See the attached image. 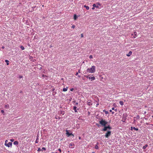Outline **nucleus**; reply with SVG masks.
Segmentation results:
<instances>
[{"label":"nucleus","mask_w":153,"mask_h":153,"mask_svg":"<svg viewBox=\"0 0 153 153\" xmlns=\"http://www.w3.org/2000/svg\"><path fill=\"white\" fill-rule=\"evenodd\" d=\"M96 68L94 66H92L90 68H88L86 70V71L88 73H94L95 71Z\"/></svg>","instance_id":"1"},{"label":"nucleus","mask_w":153,"mask_h":153,"mask_svg":"<svg viewBox=\"0 0 153 153\" xmlns=\"http://www.w3.org/2000/svg\"><path fill=\"white\" fill-rule=\"evenodd\" d=\"M99 123L102 126H105L108 123L106 120H104L103 119H101L99 121Z\"/></svg>","instance_id":"2"},{"label":"nucleus","mask_w":153,"mask_h":153,"mask_svg":"<svg viewBox=\"0 0 153 153\" xmlns=\"http://www.w3.org/2000/svg\"><path fill=\"white\" fill-rule=\"evenodd\" d=\"M111 134V132L110 131H108L105 135L106 137L108 138Z\"/></svg>","instance_id":"3"},{"label":"nucleus","mask_w":153,"mask_h":153,"mask_svg":"<svg viewBox=\"0 0 153 153\" xmlns=\"http://www.w3.org/2000/svg\"><path fill=\"white\" fill-rule=\"evenodd\" d=\"M12 145V142H9L7 144H6L5 146H6L8 147H9L10 146V147H11Z\"/></svg>","instance_id":"4"},{"label":"nucleus","mask_w":153,"mask_h":153,"mask_svg":"<svg viewBox=\"0 0 153 153\" xmlns=\"http://www.w3.org/2000/svg\"><path fill=\"white\" fill-rule=\"evenodd\" d=\"M66 134L68 135V137H69L71 135L73 136V137L74 136V134H72V133H69L68 132V130H66Z\"/></svg>","instance_id":"5"},{"label":"nucleus","mask_w":153,"mask_h":153,"mask_svg":"<svg viewBox=\"0 0 153 153\" xmlns=\"http://www.w3.org/2000/svg\"><path fill=\"white\" fill-rule=\"evenodd\" d=\"M87 104L89 105H92V103L91 100H89L87 102Z\"/></svg>","instance_id":"6"},{"label":"nucleus","mask_w":153,"mask_h":153,"mask_svg":"<svg viewBox=\"0 0 153 153\" xmlns=\"http://www.w3.org/2000/svg\"><path fill=\"white\" fill-rule=\"evenodd\" d=\"M59 114L61 115H63L65 114V112L63 111H59Z\"/></svg>","instance_id":"7"},{"label":"nucleus","mask_w":153,"mask_h":153,"mask_svg":"<svg viewBox=\"0 0 153 153\" xmlns=\"http://www.w3.org/2000/svg\"><path fill=\"white\" fill-rule=\"evenodd\" d=\"M103 126L104 127V128L103 129H102V131H107V129H108L107 126Z\"/></svg>","instance_id":"8"},{"label":"nucleus","mask_w":153,"mask_h":153,"mask_svg":"<svg viewBox=\"0 0 153 153\" xmlns=\"http://www.w3.org/2000/svg\"><path fill=\"white\" fill-rule=\"evenodd\" d=\"M4 108L6 109H8L9 108V105L8 104H7L5 105Z\"/></svg>","instance_id":"9"},{"label":"nucleus","mask_w":153,"mask_h":153,"mask_svg":"<svg viewBox=\"0 0 153 153\" xmlns=\"http://www.w3.org/2000/svg\"><path fill=\"white\" fill-rule=\"evenodd\" d=\"M88 79H91V80H94L95 79V78L94 77V76H93V77H88Z\"/></svg>","instance_id":"10"},{"label":"nucleus","mask_w":153,"mask_h":153,"mask_svg":"<svg viewBox=\"0 0 153 153\" xmlns=\"http://www.w3.org/2000/svg\"><path fill=\"white\" fill-rule=\"evenodd\" d=\"M132 54V52L131 51H130L128 53V54H127L126 55V56H130V55H131Z\"/></svg>","instance_id":"11"},{"label":"nucleus","mask_w":153,"mask_h":153,"mask_svg":"<svg viewBox=\"0 0 153 153\" xmlns=\"http://www.w3.org/2000/svg\"><path fill=\"white\" fill-rule=\"evenodd\" d=\"M39 142V137H38V136L37 137L36 139V140L35 141V143H38Z\"/></svg>","instance_id":"12"},{"label":"nucleus","mask_w":153,"mask_h":153,"mask_svg":"<svg viewBox=\"0 0 153 153\" xmlns=\"http://www.w3.org/2000/svg\"><path fill=\"white\" fill-rule=\"evenodd\" d=\"M137 36V33L136 32H134V36H133L134 38H135Z\"/></svg>","instance_id":"13"},{"label":"nucleus","mask_w":153,"mask_h":153,"mask_svg":"<svg viewBox=\"0 0 153 153\" xmlns=\"http://www.w3.org/2000/svg\"><path fill=\"white\" fill-rule=\"evenodd\" d=\"M76 106H74L73 107V109L74 110L75 112H77V111L76 109Z\"/></svg>","instance_id":"14"},{"label":"nucleus","mask_w":153,"mask_h":153,"mask_svg":"<svg viewBox=\"0 0 153 153\" xmlns=\"http://www.w3.org/2000/svg\"><path fill=\"white\" fill-rule=\"evenodd\" d=\"M93 6L94 7H96V8H99V6L98 5H97L95 4H93Z\"/></svg>","instance_id":"15"},{"label":"nucleus","mask_w":153,"mask_h":153,"mask_svg":"<svg viewBox=\"0 0 153 153\" xmlns=\"http://www.w3.org/2000/svg\"><path fill=\"white\" fill-rule=\"evenodd\" d=\"M13 144L15 145H17L18 144V142L17 141H15L13 142Z\"/></svg>","instance_id":"16"},{"label":"nucleus","mask_w":153,"mask_h":153,"mask_svg":"<svg viewBox=\"0 0 153 153\" xmlns=\"http://www.w3.org/2000/svg\"><path fill=\"white\" fill-rule=\"evenodd\" d=\"M68 88L66 87V88H64L63 89V91H67Z\"/></svg>","instance_id":"17"},{"label":"nucleus","mask_w":153,"mask_h":153,"mask_svg":"<svg viewBox=\"0 0 153 153\" xmlns=\"http://www.w3.org/2000/svg\"><path fill=\"white\" fill-rule=\"evenodd\" d=\"M147 146H148V145L147 144L145 145L143 147V149H145Z\"/></svg>","instance_id":"18"},{"label":"nucleus","mask_w":153,"mask_h":153,"mask_svg":"<svg viewBox=\"0 0 153 153\" xmlns=\"http://www.w3.org/2000/svg\"><path fill=\"white\" fill-rule=\"evenodd\" d=\"M97 144H98V143H97ZM95 148L96 149H99V147L98 146H97V145H96L95 146Z\"/></svg>","instance_id":"19"},{"label":"nucleus","mask_w":153,"mask_h":153,"mask_svg":"<svg viewBox=\"0 0 153 153\" xmlns=\"http://www.w3.org/2000/svg\"><path fill=\"white\" fill-rule=\"evenodd\" d=\"M5 62L7 63V65H8L9 64V61L7 60H5Z\"/></svg>","instance_id":"20"},{"label":"nucleus","mask_w":153,"mask_h":153,"mask_svg":"<svg viewBox=\"0 0 153 153\" xmlns=\"http://www.w3.org/2000/svg\"><path fill=\"white\" fill-rule=\"evenodd\" d=\"M77 18V16H76V14H75L74 16V19L75 20H76Z\"/></svg>","instance_id":"21"},{"label":"nucleus","mask_w":153,"mask_h":153,"mask_svg":"<svg viewBox=\"0 0 153 153\" xmlns=\"http://www.w3.org/2000/svg\"><path fill=\"white\" fill-rule=\"evenodd\" d=\"M84 7L86 8L87 10H88L89 9V7L88 6L85 5L84 6Z\"/></svg>","instance_id":"22"},{"label":"nucleus","mask_w":153,"mask_h":153,"mask_svg":"<svg viewBox=\"0 0 153 153\" xmlns=\"http://www.w3.org/2000/svg\"><path fill=\"white\" fill-rule=\"evenodd\" d=\"M120 103L121 105H123V102L122 101H120Z\"/></svg>","instance_id":"23"},{"label":"nucleus","mask_w":153,"mask_h":153,"mask_svg":"<svg viewBox=\"0 0 153 153\" xmlns=\"http://www.w3.org/2000/svg\"><path fill=\"white\" fill-rule=\"evenodd\" d=\"M133 129L136 131H138V128H136L135 127H133Z\"/></svg>","instance_id":"24"},{"label":"nucleus","mask_w":153,"mask_h":153,"mask_svg":"<svg viewBox=\"0 0 153 153\" xmlns=\"http://www.w3.org/2000/svg\"><path fill=\"white\" fill-rule=\"evenodd\" d=\"M108 129H111V127H110V125H108V126H107Z\"/></svg>","instance_id":"25"},{"label":"nucleus","mask_w":153,"mask_h":153,"mask_svg":"<svg viewBox=\"0 0 153 153\" xmlns=\"http://www.w3.org/2000/svg\"><path fill=\"white\" fill-rule=\"evenodd\" d=\"M20 48L22 50H24L25 49L24 47L22 46H21Z\"/></svg>","instance_id":"26"},{"label":"nucleus","mask_w":153,"mask_h":153,"mask_svg":"<svg viewBox=\"0 0 153 153\" xmlns=\"http://www.w3.org/2000/svg\"><path fill=\"white\" fill-rule=\"evenodd\" d=\"M1 112L4 115V112L3 110H1Z\"/></svg>","instance_id":"27"},{"label":"nucleus","mask_w":153,"mask_h":153,"mask_svg":"<svg viewBox=\"0 0 153 153\" xmlns=\"http://www.w3.org/2000/svg\"><path fill=\"white\" fill-rule=\"evenodd\" d=\"M8 142V141L7 140H6L5 141V143L4 144L5 145H6V144Z\"/></svg>","instance_id":"28"},{"label":"nucleus","mask_w":153,"mask_h":153,"mask_svg":"<svg viewBox=\"0 0 153 153\" xmlns=\"http://www.w3.org/2000/svg\"><path fill=\"white\" fill-rule=\"evenodd\" d=\"M43 150H46V149H45V147H43V148H42V149L41 150H42V151H43Z\"/></svg>","instance_id":"29"},{"label":"nucleus","mask_w":153,"mask_h":153,"mask_svg":"<svg viewBox=\"0 0 153 153\" xmlns=\"http://www.w3.org/2000/svg\"><path fill=\"white\" fill-rule=\"evenodd\" d=\"M37 151H42V150H41V149L40 148H39L38 149Z\"/></svg>","instance_id":"30"},{"label":"nucleus","mask_w":153,"mask_h":153,"mask_svg":"<svg viewBox=\"0 0 153 153\" xmlns=\"http://www.w3.org/2000/svg\"><path fill=\"white\" fill-rule=\"evenodd\" d=\"M89 58L90 59H92L93 58V56L92 55H91L89 56Z\"/></svg>","instance_id":"31"},{"label":"nucleus","mask_w":153,"mask_h":153,"mask_svg":"<svg viewBox=\"0 0 153 153\" xmlns=\"http://www.w3.org/2000/svg\"><path fill=\"white\" fill-rule=\"evenodd\" d=\"M83 37V34H82H82H81V38H82V37Z\"/></svg>","instance_id":"32"},{"label":"nucleus","mask_w":153,"mask_h":153,"mask_svg":"<svg viewBox=\"0 0 153 153\" xmlns=\"http://www.w3.org/2000/svg\"><path fill=\"white\" fill-rule=\"evenodd\" d=\"M42 76H45V77H47V76H46V75H44V74H43L42 75Z\"/></svg>","instance_id":"33"},{"label":"nucleus","mask_w":153,"mask_h":153,"mask_svg":"<svg viewBox=\"0 0 153 153\" xmlns=\"http://www.w3.org/2000/svg\"><path fill=\"white\" fill-rule=\"evenodd\" d=\"M75 27V26L74 25H73L72 26V27L73 28H74Z\"/></svg>","instance_id":"34"},{"label":"nucleus","mask_w":153,"mask_h":153,"mask_svg":"<svg viewBox=\"0 0 153 153\" xmlns=\"http://www.w3.org/2000/svg\"><path fill=\"white\" fill-rule=\"evenodd\" d=\"M22 77H23V76H20L19 77V78H22Z\"/></svg>","instance_id":"35"},{"label":"nucleus","mask_w":153,"mask_h":153,"mask_svg":"<svg viewBox=\"0 0 153 153\" xmlns=\"http://www.w3.org/2000/svg\"><path fill=\"white\" fill-rule=\"evenodd\" d=\"M85 77L86 78H88V77H89L88 76H86V75H85Z\"/></svg>","instance_id":"36"},{"label":"nucleus","mask_w":153,"mask_h":153,"mask_svg":"<svg viewBox=\"0 0 153 153\" xmlns=\"http://www.w3.org/2000/svg\"><path fill=\"white\" fill-rule=\"evenodd\" d=\"M58 150L60 152H61V150L60 149H58Z\"/></svg>","instance_id":"37"},{"label":"nucleus","mask_w":153,"mask_h":153,"mask_svg":"<svg viewBox=\"0 0 153 153\" xmlns=\"http://www.w3.org/2000/svg\"><path fill=\"white\" fill-rule=\"evenodd\" d=\"M74 89L73 88H72L70 89V90L71 91H73Z\"/></svg>","instance_id":"38"},{"label":"nucleus","mask_w":153,"mask_h":153,"mask_svg":"<svg viewBox=\"0 0 153 153\" xmlns=\"http://www.w3.org/2000/svg\"><path fill=\"white\" fill-rule=\"evenodd\" d=\"M105 112L106 114H108V111H105Z\"/></svg>","instance_id":"39"},{"label":"nucleus","mask_w":153,"mask_h":153,"mask_svg":"<svg viewBox=\"0 0 153 153\" xmlns=\"http://www.w3.org/2000/svg\"><path fill=\"white\" fill-rule=\"evenodd\" d=\"M131 130L132 131V130H133V127H131Z\"/></svg>","instance_id":"40"},{"label":"nucleus","mask_w":153,"mask_h":153,"mask_svg":"<svg viewBox=\"0 0 153 153\" xmlns=\"http://www.w3.org/2000/svg\"><path fill=\"white\" fill-rule=\"evenodd\" d=\"M78 72H77V73H76V74L75 75H76V76H77V75H78Z\"/></svg>","instance_id":"41"},{"label":"nucleus","mask_w":153,"mask_h":153,"mask_svg":"<svg viewBox=\"0 0 153 153\" xmlns=\"http://www.w3.org/2000/svg\"><path fill=\"white\" fill-rule=\"evenodd\" d=\"M10 141H12H12H14V139H11V140H10Z\"/></svg>","instance_id":"42"},{"label":"nucleus","mask_w":153,"mask_h":153,"mask_svg":"<svg viewBox=\"0 0 153 153\" xmlns=\"http://www.w3.org/2000/svg\"><path fill=\"white\" fill-rule=\"evenodd\" d=\"M96 125L98 127H99V125L98 124H96Z\"/></svg>","instance_id":"43"},{"label":"nucleus","mask_w":153,"mask_h":153,"mask_svg":"<svg viewBox=\"0 0 153 153\" xmlns=\"http://www.w3.org/2000/svg\"><path fill=\"white\" fill-rule=\"evenodd\" d=\"M37 66H39V67H40V66H41V65H39H39H38Z\"/></svg>","instance_id":"44"},{"label":"nucleus","mask_w":153,"mask_h":153,"mask_svg":"<svg viewBox=\"0 0 153 153\" xmlns=\"http://www.w3.org/2000/svg\"><path fill=\"white\" fill-rule=\"evenodd\" d=\"M112 109L113 110H114V108H112Z\"/></svg>","instance_id":"45"},{"label":"nucleus","mask_w":153,"mask_h":153,"mask_svg":"<svg viewBox=\"0 0 153 153\" xmlns=\"http://www.w3.org/2000/svg\"><path fill=\"white\" fill-rule=\"evenodd\" d=\"M78 102H76V105H78Z\"/></svg>","instance_id":"46"},{"label":"nucleus","mask_w":153,"mask_h":153,"mask_svg":"<svg viewBox=\"0 0 153 153\" xmlns=\"http://www.w3.org/2000/svg\"><path fill=\"white\" fill-rule=\"evenodd\" d=\"M92 9L93 10L94 9V7H93L92 8Z\"/></svg>","instance_id":"47"},{"label":"nucleus","mask_w":153,"mask_h":153,"mask_svg":"<svg viewBox=\"0 0 153 153\" xmlns=\"http://www.w3.org/2000/svg\"><path fill=\"white\" fill-rule=\"evenodd\" d=\"M109 111H110V112H112V110H109Z\"/></svg>","instance_id":"48"},{"label":"nucleus","mask_w":153,"mask_h":153,"mask_svg":"<svg viewBox=\"0 0 153 153\" xmlns=\"http://www.w3.org/2000/svg\"><path fill=\"white\" fill-rule=\"evenodd\" d=\"M4 46H3V47H2V49H4Z\"/></svg>","instance_id":"49"},{"label":"nucleus","mask_w":153,"mask_h":153,"mask_svg":"<svg viewBox=\"0 0 153 153\" xmlns=\"http://www.w3.org/2000/svg\"><path fill=\"white\" fill-rule=\"evenodd\" d=\"M42 69V68L41 67H40V70H41V69Z\"/></svg>","instance_id":"50"},{"label":"nucleus","mask_w":153,"mask_h":153,"mask_svg":"<svg viewBox=\"0 0 153 153\" xmlns=\"http://www.w3.org/2000/svg\"><path fill=\"white\" fill-rule=\"evenodd\" d=\"M112 114H114V112H113H113H112Z\"/></svg>","instance_id":"51"},{"label":"nucleus","mask_w":153,"mask_h":153,"mask_svg":"<svg viewBox=\"0 0 153 153\" xmlns=\"http://www.w3.org/2000/svg\"><path fill=\"white\" fill-rule=\"evenodd\" d=\"M78 72L80 73V70H79L78 71Z\"/></svg>","instance_id":"52"},{"label":"nucleus","mask_w":153,"mask_h":153,"mask_svg":"<svg viewBox=\"0 0 153 153\" xmlns=\"http://www.w3.org/2000/svg\"><path fill=\"white\" fill-rule=\"evenodd\" d=\"M79 139H81V137H79Z\"/></svg>","instance_id":"53"},{"label":"nucleus","mask_w":153,"mask_h":153,"mask_svg":"<svg viewBox=\"0 0 153 153\" xmlns=\"http://www.w3.org/2000/svg\"><path fill=\"white\" fill-rule=\"evenodd\" d=\"M70 145L71 146H72V144H70Z\"/></svg>","instance_id":"54"},{"label":"nucleus","mask_w":153,"mask_h":153,"mask_svg":"<svg viewBox=\"0 0 153 153\" xmlns=\"http://www.w3.org/2000/svg\"><path fill=\"white\" fill-rule=\"evenodd\" d=\"M78 77H80V76H78Z\"/></svg>","instance_id":"55"},{"label":"nucleus","mask_w":153,"mask_h":153,"mask_svg":"<svg viewBox=\"0 0 153 153\" xmlns=\"http://www.w3.org/2000/svg\"><path fill=\"white\" fill-rule=\"evenodd\" d=\"M57 117H56V119H57Z\"/></svg>","instance_id":"56"},{"label":"nucleus","mask_w":153,"mask_h":153,"mask_svg":"<svg viewBox=\"0 0 153 153\" xmlns=\"http://www.w3.org/2000/svg\"><path fill=\"white\" fill-rule=\"evenodd\" d=\"M57 117H56V119H57Z\"/></svg>","instance_id":"57"},{"label":"nucleus","mask_w":153,"mask_h":153,"mask_svg":"<svg viewBox=\"0 0 153 153\" xmlns=\"http://www.w3.org/2000/svg\"><path fill=\"white\" fill-rule=\"evenodd\" d=\"M55 153H58L56 152Z\"/></svg>","instance_id":"58"}]
</instances>
